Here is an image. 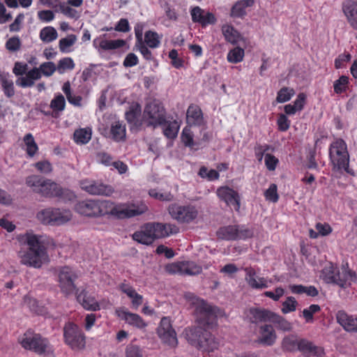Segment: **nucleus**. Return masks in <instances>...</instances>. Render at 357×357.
<instances>
[{"label": "nucleus", "instance_id": "1", "mask_svg": "<svg viewBox=\"0 0 357 357\" xmlns=\"http://www.w3.org/2000/svg\"><path fill=\"white\" fill-rule=\"evenodd\" d=\"M188 298L195 307L197 326L186 328L183 332L185 337L195 348L208 353L212 352L218 348V344L211 331L218 326V317L220 314V309L193 294L188 296Z\"/></svg>", "mask_w": 357, "mask_h": 357}, {"label": "nucleus", "instance_id": "2", "mask_svg": "<svg viewBox=\"0 0 357 357\" xmlns=\"http://www.w3.org/2000/svg\"><path fill=\"white\" fill-rule=\"evenodd\" d=\"M22 244L26 245V251H20L19 256L21 263L27 266L40 268L43 265V260L46 255V248L40 240V236L32 232H26L18 238Z\"/></svg>", "mask_w": 357, "mask_h": 357}, {"label": "nucleus", "instance_id": "3", "mask_svg": "<svg viewBox=\"0 0 357 357\" xmlns=\"http://www.w3.org/2000/svg\"><path fill=\"white\" fill-rule=\"evenodd\" d=\"M179 231L178 227L174 224L162 222H147L135 231L132 238L143 245H151L155 239L163 238Z\"/></svg>", "mask_w": 357, "mask_h": 357}, {"label": "nucleus", "instance_id": "4", "mask_svg": "<svg viewBox=\"0 0 357 357\" xmlns=\"http://www.w3.org/2000/svg\"><path fill=\"white\" fill-rule=\"evenodd\" d=\"M26 184L31 188L35 193L44 197L64 199H70L73 193L68 189H63L54 181L38 175H31L26 178Z\"/></svg>", "mask_w": 357, "mask_h": 357}, {"label": "nucleus", "instance_id": "5", "mask_svg": "<svg viewBox=\"0 0 357 357\" xmlns=\"http://www.w3.org/2000/svg\"><path fill=\"white\" fill-rule=\"evenodd\" d=\"M18 342L25 350L31 351L37 355L48 356L54 353L53 346L49 339L32 329H28L18 339Z\"/></svg>", "mask_w": 357, "mask_h": 357}, {"label": "nucleus", "instance_id": "6", "mask_svg": "<svg viewBox=\"0 0 357 357\" xmlns=\"http://www.w3.org/2000/svg\"><path fill=\"white\" fill-rule=\"evenodd\" d=\"M143 119L148 127L156 128L167 123V112L162 102L154 99L148 102L144 109Z\"/></svg>", "mask_w": 357, "mask_h": 357}, {"label": "nucleus", "instance_id": "7", "mask_svg": "<svg viewBox=\"0 0 357 357\" xmlns=\"http://www.w3.org/2000/svg\"><path fill=\"white\" fill-rule=\"evenodd\" d=\"M329 158L334 169L349 172V154L347 145L342 139H336L330 144Z\"/></svg>", "mask_w": 357, "mask_h": 357}, {"label": "nucleus", "instance_id": "8", "mask_svg": "<svg viewBox=\"0 0 357 357\" xmlns=\"http://www.w3.org/2000/svg\"><path fill=\"white\" fill-rule=\"evenodd\" d=\"M63 338L65 344L73 351H81L86 347V337L82 329L75 323L68 321L63 328Z\"/></svg>", "mask_w": 357, "mask_h": 357}, {"label": "nucleus", "instance_id": "9", "mask_svg": "<svg viewBox=\"0 0 357 357\" xmlns=\"http://www.w3.org/2000/svg\"><path fill=\"white\" fill-rule=\"evenodd\" d=\"M252 322H271L278 330L290 331L292 328L291 324L281 315L266 309H250Z\"/></svg>", "mask_w": 357, "mask_h": 357}, {"label": "nucleus", "instance_id": "10", "mask_svg": "<svg viewBox=\"0 0 357 357\" xmlns=\"http://www.w3.org/2000/svg\"><path fill=\"white\" fill-rule=\"evenodd\" d=\"M112 202L86 199L79 202L75 205V211L84 216L97 217L108 215Z\"/></svg>", "mask_w": 357, "mask_h": 357}, {"label": "nucleus", "instance_id": "11", "mask_svg": "<svg viewBox=\"0 0 357 357\" xmlns=\"http://www.w3.org/2000/svg\"><path fill=\"white\" fill-rule=\"evenodd\" d=\"M216 234L225 241H245L253 237L254 229L245 225H229L220 227Z\"/></svg>", "mask_w": 357, "mask_h": 357}, {"label": "nucleus", "instance_id": "12", "mask_svg": "<svg viewBox=\"0 0 357 357\" xmlns=\"http://www.w3.org/2000/svg\"><path fill=\"white\" fill-rule=\"evenodd\" d=\"M36 217L43 224L61 225L69 221L72 218V214L69 210L47 208L39 211Z\"/></svg>", "mask_w": 357, "mask_h": 357}, {"label": "nucleus", "instance_id": "13", "mask_svg": "<svg viewBox=\"0 0 357 357\" xmlns=\"http://www.w3.org/2000/svg\"><path fill=\"white\" fill-rule=\"evenodd\" d=\"M168 212L174 220L182 224L193 222L199 213L197 208L193 205H180L176 203L169 206Z\"/></svg>", "mask_w": 357, "mask_h": 357}, {"label": "nucleus", "instance_id": "14", "mask_svg": "<svg viewBox=\"0 0 357 357\" xmlns=\"http://www.w3.org/2000/svg\"><path fill=\"white\" fill-rule=\"evenodd\" d=\"M147 211L148 207L144 204L140 205H135L133 204H120L118 205H114V203L112 202V205L108 210V215H112L119 219H126L140 215L146 213Z\"/></svg>", "mask_w": 357, "mask_h": 357}, {"label": "nucleus", "instance_id": "15", "mask_svg": "<svg viewBox=\"0 0 357 357\" xmlns=\"http://www.w3.org/2000/svg\"><path fill=\"white\" fill-rule=\"evenodd\" d=\"M58 275L59 286L61 291L66 296L72 294L76 289L75 280L77 276L68 266H60L55 269Z\"/></svg>", "mask_w": 357, "mask_h": 357}, {"label": "nucleus", "instance_id": "16", "mask_svg": "<svg viewBox=\"0 0 357 357\" xmlns=\"http://www.w3.org/2000/svg\"><path fill=\"white\" fill-rule=\"evenodd\" d=\"M157 334L161 341L171 348H175L178 345L176 333L172 327L169 317H164L161 319L157 328Z\"/></svg>", "mask_w": 357, "mask_h": 357}, {"label": "nucleus", "instance_id": "17", "mask_svg": "<svg viewBox=\"0 0 357 357\" xmlns=\"http://www.w3.org/2000/svg\"><path fill=\"white\" fill-rule=\"evenodd\" d=\"M166 271L170 274L196 275L202 273V268L194 261H183L167 265Z\"/></svg>", "mask_w": 357, "mask_h": 357}, {"label": "nucleus", "instance_id": "18", "mask_svg": "<svg viewBox=\"0 0 357 357\" xmlns=\"http://www.w3.org/2000/svg\"><path fill=\"white\" fill-rule=\"evenodd\" d=\"M79 185L83 190L93 195L109 197L114 192V188L111 185L104 184L98 181L84 179L80 181Z\"/></svg>", "mask_w": 357, "mask_h": 357}, {"label": "nucleus", "instance_id": "19", "mask_svg": "<svg viewBox=\"0 0 357 357\" xmlns=\"http://www.w3.org/2000/svg\"><path fill=\"white\" fill-rule=\"evenodd\" d=\"M217 195L227 206L238 211L241 207V197L238 192L229 186H221L217 190Z\"/></svg>", "mask_w": 357, "mask_h": 357}, {"label": "nucleus", "instance_id": "20", "mask_svg": "<svg viewBox=\"0 0 357 357\" xmlns=\"http://www.w3.org/2000/svg\"><path fill=\"white\" fill-rule=\"evenodd\" d=\"M321 278L328 284H335L340 287H347V280L345 277L342 276L337 267L332 264L326 266L321 271Z\"/></svg>", "mask_w": 357, "mask_h": 357}, {"label": "nucleus", "instance_id": "21", "mask_svg": "<svg viewBox=\"0 0 357 357\" xmlns=\"http://www.w3.org/2000/svg\"><path fill=\"white\" fill-rule=\"evenodd\" d=\"M192 21L194 23L201 24L202 27H206L209 24H215L217 19L215 15L211 12H206L199 6H195L190 10Z\"/></svg>", "mask_w": 357, "mask_h": 357}, {"label": "nucleus", "instance_id": "22", "mask_svg": "<svg viewBox=\"0 0 357 357\" xmlns=\"http://www.w3.org/2000/svg\"><path fill=\"white\" fill-rule=\"evenodd\" d=\"M116 316L128 324L139 329L145 328L147 326L146 321L139 314L130 312L123 307L116 310Z\"/></svg>", "mask_w": 357, "mask_h": 357}, {"label": "nucleus", "instance_id": "23", "mask_svg": "<svg viewBox=\"0 0 357 357\" xmlns=\"http://www.w3.org/2000/svg\"><path fill=\"white\" fill-rule=\"evenodd\" d=\"M342 10L350 26L357 31V1L344 0L342 4Z\"/></svg>", "mask_w": 357, "mask_h": 357}, {"label": "nucleus", "instance_id": "24", "mask_svg": "<svg viewBox=\"0 0 357 357\" xmlns=\"http://www.w3.org/2000/svg\"><path fill=\"white\" fill-rule=\"evenodd\" d=\"M245 281L248 285L255 289H262L268 287V280L264 277H257L255 270L252 267H246Z\"/></svg>", "mask_w": 357, "mask_h": 357}, {"label": "nucleus", "instance_id": "25", "mask_svg": "<svg viewBox=\"0 0 357 357\" xmlns=\"http://www.w3.org/2000/svg\"><path fill=\"white\" fill-rule=\"evenodd\" d=\"M186 121L190 126H202L204 124L203 112L199 106L190 104L186 112Z\"/></svg>", "mask_w": 357, "mask_h": 357}, {"label": "nucleus", "instance_id": "26", "mask_svg": "<svg viewBox=\"0 0 357 357\" xmlns=\"http://www.w3.org/2000/svg\"><path fill=\"white\" fill-rule=\"evenodd\" d=\"M304 341H307V339L298 338L296 335L290 334L283 337L281 347L284 351L295 352L299 351L302 354L301 346Z\"/></svg>", "mask_w": 357, "mask_h": 357}, {"label": "nucleus", "instance_id": "27", "mask_svg": "<svg viewBox=\"0 0 357 357\" xmlns=\"http://www.w3.org/2000/svg\"><path fill=\"white\" fill-rule=\"evenodd\" d=\"M259 343L266 345L272 346L275 344L277 339V334L273 328L271 324H263L259 328Z\"/></svg>", "mask_w": 357, "mask_h": 357}, {"label": "nucleus", "instance_id": "28", "mask_svg": "<svg viewBox=\"0 0 357 357\" xmlns=\"http://www.w3.org/2000/svg\"><path fill=\"white\" fill-rule=\"evenodd\" d=\"M76 298L82 306L87 310L98 311L100 309L95 297L89 295L85 289H82L80 292L77 291Z\"/></svg>", "mask_w": 357, "mask_h": 357}, {"label": "nucleus", "instance_id": "29", "mask_svg": "<svg viewBox=\"0 0 357 357\" xmlns=\"http://www.w3.org/2000/svg\"><path fill=\"white\" fill-rule=\"evenodd\" d=\"M254 4V0L237 1L231 8L230 17L243 19L248 14V8L252 7Z\"/></svg>", "mask_w": 357, "mask_h": 357}, {"label": "nucleus", "instance_id": "30", "mask_svg": "<svg viewBox=\"0 0 357 357\" xmlns=\"http://www.w3.org/2000/svg\"><path fill=\"white\" fill-rule=\"evenodd\" d=\"M337 323L343 328L349 332H357V318L352 315H349L343 310H340L336 314Z\"/></svg>", "mask_w": 357, "mask_h": 357}, {"label": "nucleus", "instance_id": "31", "mask_svg": "<svg viewBox=\"0 0 357 357\" xmlns=\"http://www.w3.org/2000/svg\"><path fill=\"white\" fill-rule=\"evenodd\" d=\"M301 350L303 357H326L324 347L317 346L308 340L303 342Z\"/></svg>", "mask_w": 357, "mask_h": 357}, {"label": "nucleus", "instance_id": "32", "mask_svg": "<svg viewBox=\"0 0 357 357\" xmlns=\"http://www.w3.org/2000/svg\"><path fill=\"white\" fill-rule=\"evenodd\" d=\"M141 114L142 107L139 104L136 103L129 107V109L125 114V116L128 123L136 128H139L142 126V122L139 120Z\"/></svg>", "mask_w": 357, "mask_h": 357}, {"label": "nucleus", "instance_id": "33", "mask_svg": "<svg viewBox=\"0 0 357 357\" xmlns=\"http://www.w3.org/2000/svg\"><path fill=\"white\" fill-rule=\"evenodd\" d=\"M221 30L225 40L231 44L236 45L241 39V33L231 24L222 25Z\"/></svg>", "mask_w": 357, "mask_h": 357}, {"label": "nucleus", "instance_id": "34", "mask_svg": "<svg viewBox=\"0 0 357 357\" xmlns=\"http://www.w3.org/2000/svg\"><path fill=\"white\" fill-rule=\"evenodd\" d=\"M110 133L115 142L123 141L126 139V128L123 121H116L111 125Z\"/></svg>", "mask_w": 357, "mask_h": 357}, {"label": "nucleus", "instance_id": "35", "mask_svg": "<svg viewBox=\"0 0 357 357\" xmlns=\"http://www.w3.org/2000/svg\"><path fill=\"white\" fill-rule=\"evenodd\" d=\"M91 135L90 128H79L74 132L73 139L77 144H86L91 140Z\"/></svg>", "mask_w": 357, "mask_h": 357}, {"label": "nucleus", "instance_id": "36", "mask_svg": "<svg viewBox=\"0 0 357 357\" xmlns=\"http://www.w3.org/2000/svg\"><path fill=\"white\" fill-rule=\"evenodd\" d=\"M162 128L163 135L168 139H173L177 137L180 126L177 121H167Z\"/></svg>", "mask_w": 357, "mask_h": 357}, {"label": "nucleus", "instance_id": "37", "mask_svg": "<svg viewBox=\"0 0 357 357\" xmlns=\"http://www.w3.org/2000/svg\"><path fill=\"white\" fill-rule=\"evenodd\" d=\"M289 289L293 294H303L315 297L319 294V291L314 286L305 287L302 284H292L289 285Z\"/></svg>", "mask_w": 357, "mask_h": 357}, {"label": "nucleus", "instance_id": "38", "mask_svg": "<svg viewBox=\"0 0 357 357\" xmlns=\"http://www.w3.org/2000/svg\"><path fill=\"white\" fill-rule=\"evenodd\" d=\"M245 50L238 46L230 50L227 55V59L229 63H238L243 60Z\"/></svg>", "mask_w": 357, "mask_h": 357}, {"label": "nucleus", "instance_id": "39", "mask_svg": "<svg viewBox=\"0 0 357 357\" xmlns=\"http://www.w3.org/2000/svg\"><path fill=\"white\" fill-rule=\"evenodd\" d=\"M125 45V41L122 39L117 40H100L99 41V48L103 50H113L119 49Z\"/></svg>", "mask_w": 357, "mask_h": 357}, {"label": "nucleus", "instance_id": "40", "mask_svg": "<svg viewBox=\"0 0 357 357\" xmlns=\"http://www.w3.org/2000/svg\"><path fill=\"white\" fill-rule=\"evenodd\" d=\"M295 95V90L293 88L283 86L277 93L276 102L278 103L286 102L291 99Z\"/></svg>", "mask_w": 357, "mask_h": 357}, {"label": "nucleus", "instance_id": "41", "mask_svg": "<svg viewBox=\"0 0 357 357\" xmlns=\"http://www.w3.org/2000/svg\"><path fill=\"white\" fill-rule=\"evenodd\" d=\"M23 140L26 147V153L30 157H33L38 150V145L35 142L33 136L31 133H28L24 135Z\"/></svg>", "mask_w": 357, "mask_h": 357}, {"label": "nucleus", "instance_id": "42", "mask_svg": "<svg viewBox=\"0 0 357 357\" xmlns=\"http://www.w3.org/2000/svg\"><path fill=\"white\" fill-rule=\"evenodd\" d=\"M56 30L52 26H46L41 29L40 38L45 43H50L57 38Z\"/></svg>", "mask_w": 357, "mask_h": 357}, {"label": "nucleus", "instance_id": "43", "mask_svg": "<svg viewBox=\"0 0 357 357\" xmlns=\"http://www.w3.org/2000/svg\"><path fill=\"white\" fill-rule=\"evenodd\" d=\"M0 80L4 94L8 98L13 96L15 94V90L13 80L8 79L7 75L1 73Z\"/></svg>", "mask_w": 357, "mask_h": 357}, {"label": "nucleus", "instance_id": "44", "mask_svg": "<svg viewBox=\"0 0 357 357\" xmlns=\"http://www.w3.org/2000/svg\"><path fill=\"white\" fill-rule=\"evenodd\" d=\"M75 64L70 57H64L58 61L56 70L59 74H63L67 70H72L75 68Z\"/></svg>", "mask_w": 357, "mask_h": 357}, {"label": "nucleus", "instance_id": "45", "mask_svg": "<svg viewBox=\"0 0 357 357\" xmlns=\"http://www.w3.org/2000/svg\"><path fill=\"white\" fill-rule=\"evenodd\" d=\"M144 44L150 48H156L160 45V40L158 33L153 31H147L144 34Z\"/></svg>", "mask_w": 357, "mask_h": 357}, {"label": "nucleus", "instance_id": "46", "mask_svg": "<svg viewBox=\"0 0 357 357\" xmlns=\"http://www.w3.org/2000/svg\"><path fill=\"white\" fill-rule=\"evenodd\" d=\"M349 85V77L342 75L340 78L334 82V91L337 94H341L347 91Z\"/></svg>", "mask_w": 357, "mask_h": 357}, {"label": "nucleus", "instance_id": "47", "mask_svg": "<svg viewBox=\"0 0 357 357\" xmlns=\"http://www.w3.org/2000/svg\"><path fill=\"white\" fill-rule=\"evenodd\" d=\"M50 107L53 112H59L65 109L66 100L63 95L58 94L51 100Z\"/></svg>", "mask_w": 357, "mask_h": 357}, {"label": "nucleus", "instance_id": "48", "mask_svg": "<svg viewBox=\"0 0 357 357\" xmlns=\"http://www.w3.org/2000/svg\"><path fill=\"white\" fill-rule=\"evenodd\" d=\"M59 8L61 13L68 18L77 20L80 17L79 12L73 8L71 6L66 5L65 3H60Z\"/></svg>", "mask_w": 357, "mask_h": 357}, {"label": "nucleus", "instance_id": "49", "mask_svg": "<svg viewBox=\"0 0 357 357\" xmlns=\"http://www.w3.org/2000/svg\"><path fill=\"white\" fill-rule=\"evenodd\" d=\"M77 40V37L74 34L68 35L67 37L61 38L59 43V47L61 52H68V47L73 46Z\"/></svg>", "mask_w": 357, "mask_h": 357}, {"label": "nucleus", "instance_id": "50", "mask_svg": "<svg viewBox=\"0 0 357 357\" xmlns=\"http://www.w3.org/2000/svg\"><path fill=\"white\" fill-rule=\"evenodd\" d=\"M298 302L293 296H288L282 303L281 311L283 314L294 312L296 310Z\"/></svg>", "mask_w": 357, "mask_h": 357}, {"label": "nucleus", "instance_id": "51", "mask_svg": "<svg viewBox=\"0 0 357 357\" xmlns=\"http://www.w3.org/2000/svg\"><path fill=\"white\" fill-rule=\"evenodd\" d=\"M321 310V307L317 304H312L307 308H305L303 310V316L306 323H312L314 318L313 315L315 313L319 312Z\"/></svg>", "mask_w": 357, "mask_h": 357}, {"label": "nucleus", "instance_id": "52", "mask_svg": "<svg viewBox=\"0 0 357 357\" xmlns=\"http://www.w3.org/2000/svg\"><path fill=\"white\" fill-rule=\"evenodd\" d=\"M264 197L266 200L276 203L279 199L278 193V186L275 183H271L269 188L264 192Z\"/></svg>", "mask_w": 357, "mask_h": 357}, {"label": "nucleus", "instance_id": "53", "mask_svg": "<svg viewBox=\"0 0 357 357\" xmlns=\"http://www.w3.org/2000/svg\"><path fill=\"white\" fill-rule=\"evenodd\" d=\"M22 46L21 40L19 36H13L10 38L6 43L5 47L7 50L10 52H17Z\"/></svg>", "mask_w": 357, "mask_h": 357}, {"label": "nucleus", "instance_id": "54", "mask_svg": "<svg viewBox=\"0 0 357 357\" xmlns=\"http://www.w3.org/2000/svg\"><path fill=\"white\" fill-rule=\"evenodd\" d=\"M181 141L187 147H193L195 145L193 140V133L190 128L185 127L181 133Z\"/></svg>", "mask_w": 357, "mask_h": 357}, {"label": "nucleus", "instance_id": "55", "mask_svg": "<svg viewBox=\"0 0 357 357\" xmlns=\"http://www.w3.org/2000/svg\"><path fill=\"white\" fill-rule=\"evenodd\" d=\"M39 69L41 73V75L45 77L52 76L56 70V67L54 63L52 61L44 62L40 64Z\"/></svg>", "mask_w": 357, "mask_h": 357}, {"label": "nucleus", "instance_id": "56", "mask_svg": "<svg viewBox=\"0 0 357 357\" xmlns=\"http://www.w3.org/2000/svg\"><path fill=\"white\" fill-rule=\"evenodd\" d=\"M278 130L281 132L287 131L291 125V121L284 114H280L277 120Z\"/></svg>", "mask_w": 357, "mask_h": 357}, {"label": "nucleus", "instance_id": "57", "mask_svg": "<svg viewBox=\"0 0 357 357\" xmlns=\"http://www.w3.org/2000/svg\"><path fill=\"white\" fill-rule=\"evenodd\" d=\"M264 162L268 170L274 171L279 163V160L275 155L271 153H266L265 155Z\"/></svg>", "mask_w": 357, "mask_h": 357}, {"label": "nucleus", "instance_id": "58", "mask_svg": "<svg viewBox=\"0 0 357 357\" xmlns=\"http://www.w3.org/2000/svg\"><path fill=\"white\" fill-rule=\"evenodd\" d=\"M149 194L151 197L160 201H171L174 197L170 192H160L155 189L150 190Z\"/></svg>", "mask_w": 357, "mask_h": 357}, {"label": "nucleus", "instance_id": "59", "mask_svg": "<svg viewBox=\"0 0 357 357\" xmlns=\"http://www.w3.org/2000/svg\"><path fill=\"white\" fill-rule=\"evenodd\" d=\"M270 149V146L265 144H257L254 147L255 154V157L257 158V160L259 162H261L264 158L265 157V153L268 151Z\"/></svg>", "mask_w": 357, "mask_h": 357}, {"label": "nucleus", "instance_id": "60", "mask_svg": "<svg viewBox=\"0 0 357 357\" xmlns=\"http://www.w3.org/2000/svg\"><path fill=\"white\" fill-rule=\"evenodd\" d=\"M284 294V289L281 287H276L274 291H266L264 293V295L268 298H271L274 301H278Z\"/></svg>", "mask_w": 357, "mask_h": 357}, {"label": "nucleus", "instance_id": "61", "mask_svg": "<svg viewBox=\"0 0 357 357\" xmlns=\"http://www.w3.org/2000/svg\"><path fill=\"white\" fill-rule=\"evenodd\" d=\"M35 167L42 174H49L52 171V164L48 160L39 161L35 164Z\"/></svg>", "mask_w": 357, "mask_h": 357}, {"label": "nucleus", "instance_id": "62", "mask_svg": "<svg viewBox=\"0 0 357 357\" xmlns=\"http://www.w3.org/2000/svg\"><path fill=\"white\" fill-rule=\"evenodd\" d=\"M126 357H143L142 349L136 345H129L126 350Z\"/></svg>", "mask_w": 357, "mask_h": 357}, {"label": "nucleus", "instance_id": "63", "mask_svg": "<svg viewBox=\"0 0 357 357\" xmlns=\"http://www.w3.org/2000/svg\"><path fill=\"white\" fill-rule=\"evenodd\" d=\"M97 160L105 166H109L112 165V156L105 152H99L96 155Z\"/></svg>", "mask_w": 357, "mask_h": 357}, {"label": "nucleus", "instance_id": "64", "mask_svg": "<svg viewBox=\"0 0 357 357\" xmlns=\"http://www.w3.org/2000/svg\"><path fill=\"white\" fill-rule=\"evenodd\" d=\"M24 19L23 13H20L15 17L14 22L10 24L9 29L11 32H17L21 29V24Z\"/></svg>", "mask_w": 357, "mask_h": 357}]
</instances>
